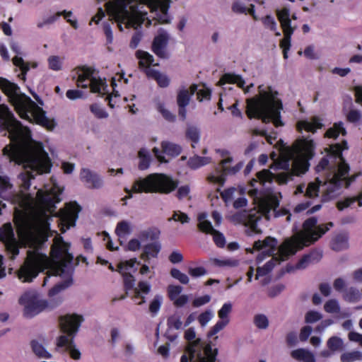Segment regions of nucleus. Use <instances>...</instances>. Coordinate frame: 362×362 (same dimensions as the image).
Masks as SVG:
<instances>
[{
  "instance_id": "1",
  "label": "nucleus",
  "mask_w": 362,
  "mask_h": 362,
  "mask_svg": "<svg viewBox=\"0 0 362 362\" xmlns=\"http://www.w3.org/2000/svg\"><path fill=\"white\" fill-rule=\"evenodd\" d=\"M315 148L313 141L308 138L297 140L292 147H281L279 155L274 160L275 168L284 171L273 173L268 170H263L257 173V179L250 182L252 188L249 189V194L254 198L256 206L247 211L236 213L232 216V221L248 226L251 232L255 233L260 231L258 223L263 216L269 220L272 216H286V221H290L291 215L288 211L277 209L281 194L266 185H271L274 179L279 184H286L292 180L293 176L304 174L309 169V160L315 155Z\"/></svg>"
},
{
  "instance_id": "2",
  "label": "nucleus",
  "mask_w": 362,
  "mask_h": 362,
  "mask_svg": "<svg viewBox=\"0 0 362 362\" xmlns=\"http://www.w3.org/2000/svg\"><path fill=\"white\" fill-rule=\"evenodd\" d=\"M348 148L346 141L342 144L331 145L326 157L323 158L316 166L317 173L326 171V180L317 177L305 188V185L297 187L295 194H304L309 198L320 195L323 202L329 201L340 194L341 187L345 185L348 187L360 174L349 176V166L342 157V151Z\"/></svg>"
},
{
  "instance_id": "3",
  "label": "nucleus",
  "mask_w": 362,
  "mask_h": 362,
  "mask_svg": "<svg viewBox=\"0 0 362 362\" xmlns=\"http://www.w3.org/2000/svg\"><path fill=\"white\" fill-rule=\"evenodd\" d=\"M171 0H115L105 3L106 11L121 31L126 28L138 29L142 24L151 25L145 9L147 6L154 20L161 23H169L168 9Z\"/></svg>"
},
{
  "instance_id": "4",
  "label": "nucleus",
  "mask_w": 362,
  "mask_h": 362,
  "mask_svg": "<svg viewBox=\"0 0 362 362\" xmlns=\"http://www.w3.org/2000/svg\"><path fill=\"white\" fill-rule=\"evenodd\" d=\"M317 220L315 217L307 219L303 223L302 231L296 233L291 238L286 239L279 247L276 257H273L262 267H258L256 279L265 276L270 272L276 264L286 260L298 250L315 242L331 227L332 223L317 226Z\"/></svg>"
},
{
  "instance_id": "5",
  "label": "nucleus",
  "mask_w": 362,
  "mask_h": 362,
  "mask_svg": "<svg viewBox=\"0 0 362 362\" xmlns=\"http://www.w3.org/2000/svg\"><path fill=\"white\" fill-rule=\"evenodd\" d=\"M0 89L8 97L20 117L30 122H35L48 129L54 127V122L45 115V112L31 98L23 93L15 83L0 78Z\"/></svg>"
},
{
  "instance_id": "6",
  "label": "nucleus",
  "mask_w": 362,
  "mask_h": 362,
  "mask_svg": "<svg viewBox=\"0 0 362 362\" xmlns=\"http://www.w3.org/2000/svg\"><path fill=\"white\" fill-rule=\"evenodd\" d=\"M259 95L247 100V115L250 118L257 117L263 122L272 121L275 127L284 125L281 119V101L278 93L272 87L261 85L258 87Z\"/></svg>"
},
{
  "instance_id": "7",
  "label": "nucleus",
  "mask_w": 362,
  "mask_h": 362,
  "mask_svg": "<svg viewBox=\"0 0 362 362\" xmlns=\"http://www.w3.org/2000/svg\"><path fill=\"white\" fill-rule=\"evenodd\" d=\"M185 339L189 343L180 362H216L217 349H213L211 344L199 338L196 339L194 328L190 327L185 330Z\"/></svg>"
},
{
  "instance_id": "8",
  "label": "nucleus",
  "mask_w": 362,
  "mask_h": 362,
  "mask_svg": "<svg viewBox=\"0 0 362 362\" xmlns=\"http://www.w3.org/2000/svg\"><path fill=\"white\" fill-rule=\"evenodd\" d=\"M83 318L81 315L76 314L66 315L59 319V324L62 331L67 335L59 336L56 341V351H68L70 356L74 360L81 358V352L76 347L74 341V336L77 333Z\"/></svg>"
},
{
  "instance_id": "9",
  "label": "nucleus",
  "mask_w": 362,
  "mask_h": 362,
  "mask_svg": "<svg viewBox=\"0 0 362 362\" xmlns=\"http://www.w3.org/2000/svg\"><path fill=\"white\" fill-rule=\"evenodd\" d=\"M177 182L169 175L163 173H152L145 178L135 180L132 185V190L126 188L125 191L129 194V196L124 199L132 198V192L134 193L159 192L168 194L177 187Z\"/></svg>"
},
{
  "instance_id": "10",
  "label": "nucleus",
  "mask_w": 362,
  "mask_h": 362,
  "mask_svg": "<svg viewBox=\"0 0 362 362\" xmlns=\"http://www.w3.org/2000/svg\"><path fill=\"white\" fill-rule=\"evenodd\" d=\"M77 86L87 88L90 87L93 93L104 94L107 84L105 79L98 76V71L90 66H83L78 71Z\"/></svg>"
},
{
  "instance_id": "11",
  "label": "nucleus",
  "mask_w": 362,
  "mask_h": 362,
  "mask_svg": "<svg viewBox=\"0 0 362 362\" xmlns=\"http://www.w3.org/2000/svg\"><path fill=\"white\" fill-rule=\"evenodd\" d=\"M223 158L216 166L215 170L208 176L207 180L211 183L216 184L222 187L226 181V175H235L238 173L243 167V163L239 162L231 168L228 165L233 161L232 157L229 156V153L226 150H218Z\"/></svg>"
},
{
  "instance_id": "12",
  "label": "nucleus",
  "mask_w": 362,
  "mask_h": 362,
  "mask_svg": "<svg viewBox=\"0 0 362 362\" xmlns=\"http://www.w3.org/2000/svg\"><path fill=\"white\" fill-rule=\"evenodd\" d=\"M23 308V315L26 318H32L42 312L48 307L47 300L35 291L25 292L18 299Z\"/></svg>"
},
{
  "instance_id": "13",
  "label": "nucleus",
  "mask_w": 362,
  "mask_h": 362,
  "mask_svg": "<svg viewBox=\"0 0 362 362\" xmlns=\"http://www.w3.org/2000/svg\"><path fill=\"white\" fill-rule=\"evenodd\" d=\"M276 16L281 23L284 37L280 42V47L283 49L284 59L288 58V52L291 48V36L295 30V27L291 26L290 11L287 8L276 10Z\"/></svg>"
},
{
  "instance_id": "14",
  "label": "nucleus",
  "mask_w": 362,
  "mask_h": 362,
  "mask_svg": "<svg viewBox=\"0 0 362 362\" xmlns=\"http://www.w3.org/2000/svg\"><path fill=\"white\" fill-rule=\"evenodd\" d=\"M207 214L204 212L198 215V228L203 233L212 235L215 244L219 247H223L226 245L224 235L214 228L211 223L207 220Z\"/></svg>"
},
{
  "instance_id": "15",
  "label": "nucleus",
  "mask_w": 362,
  "mask_h": 362,
  "mask_svg": "<svg viewBox=\"0 0 362 362\" xmlns=\"http://www.w3.org/2000/svg\"><path fill=\"white\" fill-rule=\"evenodd\" d=\"M136 264V259L134 258L122 262L118 265L117 271L123 276L124 287L127 290L132 289L135 285V279L132 274L137 270Z\"/></svg>"
},
{
  "instance_id": "16",
  "label": "nucleus",
  "mask_w": 362,
  "mask_h": 362,
  "mask_svg": "<svg viewBox=\"0 0 362 362\" xmlns=\"http://www.w3.org/2000/svg\"><path fill=\"white\" fill-rule=\"evenodd\" d=\"M277 244V240L272 237H267L264 240L256 241L254 243L255 249L262 250V252L257 257V262H262L265 256L272 255L276 250Z\"/></svg>"
},
{
  "instance_id": "17",
  "label": "nucleus",
  "mask_w": 362,
  "mask_h": 362,
  "mask_svg": "<svg viewBox=\"0 0 362 362\" xmlns=\"http://www.w3.org/2000/svg\"><path fill=\"white\" fill-rule=\"evenodd\" d=\"M232 311V304L230 302L225 303L218 311L219 320L211 328L208 333L209 337H212L221 331L230 322L229 314Z\"/></svg>"
},
{
  "instance_id": "18",
  "label": "nucleus",
  "mask_w": 362,
  "mask_h": 362,
  "mask_svg": "<svg viewBox=\"0 0 362 362\" xmlns=\"http://www.w3.org/2000/svg\"><path fill=\"white\" fill-rule=\"evenodd\" d=\"M263 0H237L233 6L232 10L237 13H250L255 20H257V16L255 13V4H259L263 5Z\"/></svg>"
},
{
  "instance_id": "19",
  "label": "nucleus",
  "mask_w": 362,
  "mask_h": 362,
  "mask_svg": "<svg viewBox=\"0 0 362 362\" xmlns=\"http://www.w3.org/2000/svg\"><path fill=\"white\" fill-rule=\"evenodd\" d=\"M10 47L11 50L16 54L12 59L13 64L18 67L21 73L18 75L19 78H21L23 81H25L26 74L30 70V64L27 62H25L23 59L22 58V51L21 46L18 42L12 41L10 44Z\"/></svg>"
},
{
  "instance_id": "20",
  "label": "nucleus",
  "mask_w": 362,
  "mask_h": 362,
  "mask_svg": "<svg viewBox=\"0 0 362 362\" xmlns=\"http://www.w3.org/2000/svg\"><path fill=\"white\" fill-rule=\"evenodd\" d=\"M80 179L88 188L99 189L103 186L102 177L96 173L88 168L81 169Z\"/></svg>"
},
{
  "instance_id": "21",
  "label": "nucleus",
  "mask_w": 362,
  "mask_h": 362,
  "mask_svg": "<svg viewBox=\"0 0 362 362\" xmlns=\"http://www.w3.org/2000/svg\"><path fill=\"white\" fill-rule=\"evenodd\" d=\"M168 40L169 36L168 33L163 29L159 30L152 45L153 51L157 56L160 57H165V48L167 47Z\"/></svg>"
},
{
  "instance_id": "22",
  "label": "nucleus",
  "mask_w": 362,
  "mask_h": 362,
  "mask_svg": "<svg viewBox=\"0 0 362 362\" xmlns=\"http://www.w3.org/2000/svg\"><path fill=\"white\" fill-rule=\"evenodd\" d=\"M218 85H224L226 83H235L241 88L245 93L250 92L251 88L254 86L253 83L245 87V81L240 75L235 74H225L219 80Z\"/></svg>"
},
{
  "instance_id": "23",
  "label": "nucleus",
  "mask_w": 362,
  "mask_h": 362,
  "mask_svg": "<svg viewBox=\"0 0 362 362\" xmlns=\"http://www.w3.org/2000/svg\"><path fill=\"white\" fill-rule=\"evenodd\" d=\"M322 127V124L317 117H313L310 119L299 121L297 124V129L299 132L305 130L308 132L314 133Z\"/></svg>"
},
{
  "instance_id": "24",
  "label": "nucleus",
  "mask_w": 362,
  "mask_h": 362,
  "mask_svg": "<svg viewBox=\"0 0 362 362\" xmlns=\"http://www.w3.org/2000/svg\"><path fill=\"white\" fill-rule=\"evenodd\" d=\"M151 291V285L146 281H140L138 286L134 290V300L138 305H141L146 302L144 295L148 294Z\"/></svg>"
},
{
  "instance_id": "25",
  "label": "nucleus",
  "mask_w": 362,
  "mask_h": 362,
  "mask_svg": "<svg viewBox=\"0 0 362 362\" xmlns=\"http://www.w3.org/2000/svg\"><path fill=\"white\" fill-rule=\"evenodd\" d=\"M132 231L133 225L127 220L118 222L115 228V233L119 240H121V239L126 240L127 238L132 234Z\"/></svg>"
},
{
  "instance_id": "26",
  "label": "nucleus",
  "mask_w": 362,
  "mask_h": 362,
  "mask_svg": "<svg viewBox=\"0 0 362 362\" xmlns=\"http://www.w3.org/2000/svg\"><path fill=\"white\" fill-rule=\"evenodd\" d=\"M197 90V86L195 84L190 86L189 90L186 88L180 89L177 98L178 106H187L189 103L191 95L194 94Z\"/></svg>"
},
{
  "instance_id": "27",
  "label": "nucleus",
  "mask_w": 362,
  "mask_h": 362,
  "mask_svg": "<svg viewBox=\"0 0 362 362\" xmlns=\"http://www.w3.org/2000/svg\"><path fill=\"white\" fill-rule=\"evenodd\" d=\"M322 257L321 251H313L305 255L296 264V269H302L306 268L309 264L317 262Z\"/></svg>"
},
{
  "instance_id": "28",
  "label": "nucleus",
  "mask_w": 362,
  "mask_h": 362,
  "mask_svg": "<svg viewBox=\"0 0 362 362\" xmlns=\"http://www.w3.org/2000/svg\"><path fill=\"white\" fill-rule=\"evenodd\" d=\"M30 346L33 352L37 358L43 359H50L52 358V354L37 340H32L30 341Z\"/></svg>"
},
{
  "instance_id": "29",
  "label": "nucleus",
  "mask_w": 362,
  "mask_h": 362,
  "mask_svg": "<svg viewBox=\"0 0 362 362\" xmlns=\"http://www.w3.org/2000/svg\"><path fill=\"white\" fill-rule=\"evenodd\" d=\"M146 74L148 77L155 79L160 87L165 88L168 86L170 83V79L167 75L162 74L156 69H147L146 70Z\"/></svg>"
},
{
  "instance_id": "30",
  "label": "nucleus",
  "mask_w": 362,
  "mask_h": 362,
  "mask_svg": "<svg viewBox=\"0 0 362 362\" xmlns=\"http://www.w3.org/2000/svg\"><path fill=\"white\" fill-rule=\"evenodd\" d=\"M293 358L303 362H315L314 354L305 349H298L291 353Z\"/></svg>"
},
{
  "instance_id": "31",
  "label": "nucleus",
  "mask_w": 362,
  "mask_h": 362,
  "mask_svg": "<svg viewBox=\"0 0 362 362\" xmlns=\"http://www.w3.org/2000/svg\"><path fill=\"white\" fill-rule=\"evenodd\" d=\"M160 233V232L158 228H148L141 230L138 237L141 243H145L150 240L154 241L158 239Z\"/></svg>"
},
{
  "instance_id": "32",
  "label": "nucleus",
  "mask_w": 362,
  "mask_h": 362,
  "mask_svg": "<svg viewBox=\"0 0 362 362\" xmlns=\"http://www.w3.org/2000/svg\"><path fill=\"white\" fill-rule=\"evenodd\" d=\"M331 247L335 251H341L348 248L349 238L345 233L339 234L331 242Z\"/></svg>"
},
{
  "instance_id": "33",
  "label": "nucleus",
  "mask_w": 362,
  "mask_h": 362,
  "mask_svg": "<svg viewBox=\"0 0 362 362\" xmlns=\"http://www.w3.org/2000/svg\"><path fill=\"white\" fill-rule=\"evenodd\" d=\"M356 202L360 207L362 206V191L357 197H346L341 201L337 202V208L339 210L342 211L346 208L351 207Z\"/></svg>"
},
{
  "instance_id": "34",
  "label": "nucleus",
  "mask_w": 362,
  "mask_h": 362,
  "mask_svg": "<svg viewBox=\"0 0 362 362\" xmlns=\"http://www.w3.org/2000/svg\"><path fill=\"white\" fill-rule=\"evenodd\" d=\"M136 56L139 59V66L145 68V71L147 69H151V65H158V64H153V57L152 55L146 52L139 50L136 52Z\"/></svg>"
},
{
  "instance_id": "35",
  "label": "nucleus",
  "mask_w": 362,
  "mask_h": 362,
  "mask_svg": "<svg viewBox=\"0 0 362 362\" xmlns=\"http://www.w3.org/2000/svg\"><path fill=\"white\" fill-rule=\"evenodd\" d=\"M211 160V158L210 157L194 156L188 160L187 165L191 169L196 170L210 163Z\"/></svg>"
},
{
  "instance_id": "36",
  "label": "nucleus",
  "mask_w": 362,
  "mask_h": 362,
  "mask_svg": "<svg viewBox=\"0 0 362 362\" xmlns=\"http://www.w3.org/2000/svg\"><path fill=\"white\" fill-rule=\"evenodd\" d=\"M139 158V168L144 170L148 168L151 163V155L147 148H142L138 153Z\"/></svg>"
},
{
  "instance_id": "37",
  "label": "nucleus",
  "mask_w": 362,
  "mask_h": 362,
  "mask_svg": "<svg viewBox=\"0 0 362 362\" xmlns=\"http://www.w3.org/2000/svg\"><path fill=\"white\" fill-rule=\"evenodd\" d=\"M161 249V245L158 241L147 244L144 247V255L147 258L156 257Z\"/></svg>"
},
{
  "instance_id": "38",
  "label": "nucleus",
  "mask_w": 362,
  "mask_h": 362,
  "mask_svg": "<svg viewBox=\"0 0 362 362\" xmlns=\"http://www.w3.org/2000/svg\"><path fill=\"white\" fill-rule=\"evenodd\" d=\"M163 152L172 157H175L178 156L182 151L181 147L175 144L169 142V141H163L161 144Z\"/></svg>"
},
{
  "instance_id": "39",
  "label": "nucleus",
  "mask_w": 362,
  "mask_h": 362,
  "mask_svg": "<svg viewBox=\"0 0 362 362\" xmlns=\"http://www.w3.org/2000/svg\"><path fill=\"white\" fill-rule=\"evenodd\" d=\"M327 346L332 352L342 351L344 348L343 340L338 337H332L327 341Z\"/></svg>"
},
{
  "instance_id": "40",
  "label": "nucleus",
  "mask_w": 362,
  "mask_h": 362,
  "mask_svg": "<svg viewBox=\"0 0 362 362\" xmlns=\"http://www.w3.org/2000/svg\"><path fill=\"white\" fill-rule=\"evenodd\" d=\"M340 134L342 135L346 134L344 124L341 122L335 123L332 127L329 128L326 132V136L329 138H337Z\"/></svg>"
},
{
  "instance_id": "41",
  "label": "nucleus",
  "mask_w": 362,
  "mask_h": 362,
  "mask_svg": "<svg viewBox=\"0 0 362 362\" xmlns=\"http://www.w3.org/2000/svg\"><path fill=\"white\" fill-rule=\"evenodd\" d=\"M167 325L169 329H180L184 327L182 317L178 313L170 316L167 320Z\"/></svg>"
},
{
  "instance_id": "42",
  "label": "nucleus",
  "mask_w": 362,
  "mask_h": 362,
  "mask_svg": "<svg viewBox=\"0 0 362 362\" xmlns=\"http://www.w3.org/2000/svg\"><path fill=\"white\" fill-rule=\"evenodd\" d=\"M341 362H354L362 360V352L359 351H353L345 352L341 355Z\"/></svg>"
},
{
  "instance_id": "43",
  "label": "nucleus",
  "mask_w": 362,
  "mask_h": 362,
  "mask_svg": "<svg viewBox=\"0 0 362 362\" xmlns=\"http://www.w3.org/2000/svg\"><path fill=\"white\" fill-rule=\"evenodd\" d=\"M186 136L193 143L192 146L194 148V144H198L200 139V132L198 128L194 126L188 127Z\"/></svg>"
},
{
  "instance_id": "44",
  "label": "nucleus",
  "mask_w": 362,
  "mask_h": 362,
  "mask_svg": "<svg viewBox=\"0 0 362 362\" xmlns=\"http://www.w3.org/2000/svg\"><path fill=\"white\" fill-rule=\"evenodd\" d=\"M214 264L220 267H233L238 264V261L230 258L214 259Z\"/></svg>"
},
{
  "instance_id": "45",
  "label": "nucleus",
  "mask_w": 362,
  "mask_h": 362,
  "mask_svg": "<svg viewBox=\"0 0 362 362\" xmlns=\"http://www.w3.org/2000/svg\"><path fill=\"white\" fill-rule=\"evenodd\" d=\"M49 68L53 71H59L62 68L63 59L59 56L52 55L47 59Z\"/></svg>"
},
{
  "instance_id": "46",
  "label": "nucleus",
  "mask_w": 362,
  "mask_h": 362,
  "mask_svg": "<svg viewBox=\"0 0 362 362\" xmlns=\"http://www.w3.org/2000/svg\"><path fill=\"white\" fill-rule=\"evenodd\" d=\"M61 16H63V11L57 12L55 14L44 18L41 21L37 23V26L39 28H42L47 25L52 24L57 21Z\"/></svg>"
},
{
  "instance_id": "47",
  "label": "nucleus",
  "mask_w": 362,
  "mask_h": 362,
  "mask_svg": "<svg viewBox=\"0 0 362 362\" xmlns=\"http://www.w3.org/2000/svg\"><path fill=\"white\" fill-rule=\"evenodd\" d=\"M255 326L260 329H266L269 326V320L265 315L258 314L254 317Z\"/></svg>"
},
{
  "instance_id": "48",
  "label": "nucleus",
  "mask_w": 362,
  "mask_h": 362,
  "mask_svg": "<svg viewBox=\"0 0 362 362\" xmlns=\"http://www.w3.org/2000/svg\"><path fill=\"white\" fill-rule=\"evenodd\" d=\"M91 112L99 119H104L108 117L106 110L98 104H93L90 107Z\"/></svg>"
},
{
  "instance_id": "49",
  "label": "nucleus",
  "mask_w": 362,
  "mask_h": 362,
  "mask_svg": "<svg viewBox=\"0 0 362 362\" xmlns=\"http://www.w3.org/2000/svg\"><path fill=\"white\" fill-rule=\"evenodd\" d=\"M214 317V312L211 310H207L198 316V321L202 327H205Z\"/></svg>"
},
{
  "instance_id": "50",
  "label": "nucleus",
  "mask_w": 362,
  "mask_h": 362,
  "mask_svg": "<svg viewBox=\"0 0 362 362\" xmlns=\"http://www.w3.org/2000/svg\"><path fill=\"white\" fill-rule=\"evenodd\" d=\"M261 20L265 28L269 29L272 31H276L277 23L272 16L267 15Z\"/></svg>"
},
{
  "instance_id": "51",
  "label": "nucleus",
  "mask_w": 362,
  "mask_h": 362,
  "mask_svg": "<svg viewBox=\"0 0 362 362\" xmlns=\"http://www.w3.org/2000/svg\"><path fill=\"white\" fill-rule=\"evenodd\" d=\"M163 302V297L160 295H156L149 305V310L153 314H156L159 311Z\"/></svg>"
},
{
  "instance_id": "52",
  "label": "nucleus",
  "mask_w": 362,
  "mask_h": 362,
  "mask_svg": "<svg viewBox=\"0 0 362 362\" xmlns=\"http://www.w3.org/2000/svg\"><path fill=\"white\" fill-rule=\"evenodd\" d=\"M171 276L178 280L181 284H187L189 282V277L187 274L181 272L177 269H173L170 272Z\"/></svg>"
},
{
  "instance_id": "53",
  "label": "nucleus",
  "mask_w": 362,
  "mask_h": 362,
  "mask_svg": "<svg viewBox=\"0 0 362 362\" xmlns=\"http://www.w3.org/2000/svg\"><path fill=\"white\" fill-rule=\"evenodd\" d=\"M360 296L361 294L359 291L354 288H350L348 289L344 295L345 299L350 302L357 301Z\"/></svg>"
},
{
  "instance_id": "54",
  "label": "nucleus",
  "mask_w": 362,
  "mask_h": 362,
  "mask_svg": "<svg viewBox=\"0 0 362 362\" xmlns=\"http://www.w3.org/2000/svg\"><path fill=\"white\" fill-rule=\"evenodd\" d=\"M325 310L329 313H338L339 311V305L336 300H330L325 304Z\"/></svg>"
},
{
  "instance_id": "55",
  "label": "nucleus",
  "mask_w": 362,
  "mask_h": 362,
  "mask_svg": "<svg viewBox=\"0 0 362 362\" xmlns=\"http://www.w3.org/2000/svg\"><path fill=\"white\" fill-rule=\"evenodd\" d=\"M168 295L170 299L173 301L176 298H177L181 292L182 291V288L180 286H169L168 288Z\"/></svg>"
},
{
  "instance_id": "56",
  "label": "nucleus",
  "mask_w": 362,
  "mask_h": 362,
  "mask_svg": "<svg viewBox=\"0 0 362 362\" xmlns=\"http://www.w3.org/2000/svg\"><path fill=\"white\" fill-rule=\"evenodd\" d=\"M322 318V315L317 311L310 310L305 315V322L307 323H314Z\"/></svg>"
},
{
  "instance_id": "57",
  "label": "nucleus",
  "mask_w": 362,
  "mask_h": 362,
  "mask_svg": "<svg viewBox=\"0 0 362 362\" xmlns=\"http://www.w3.org/2000/svg\"><path fill=\"white\" fill-rule=\"evenodd\" d=\"M157 108L158 110L162 114V115L165 119L170 122H173L175 120V115L172 114L168 110L165 109L163 104H158Z\"/></svg>"
},
{
  "instance_id": "58",
  "label": "nucleus",
  "mask_w": 362,
  "mask_h": 362,
  "mask_svg": "<svg viewBox=\"0 0 362 362\" xmlns=\"http://www.w3.org/2000/svg\"><path fill=\"white\" fill-rule=\"evenodd\" d=\"M361 117L359 110H352L347 115V120L351 123H358L361 121Z\"/></svg>"
},
{
  "instance_id": "59",
  "label": "nucleus",
  "mask_w": 362,
  "mask_h": 362,
  "mask_svg": "<svg viewBox=\"0 0 362 362\" xmlns=\"http://www.w3.org/2000/svg\"><path fill=\"white\" fill-rule=\"evenodd\" d=\"M211 300V296L209 295H204L203 296L197 297L192 301V305L194 308L201 307L205 304H207Z\"/></svg>"
},
{
  "instance_id": "60",
  "label": "nucleus",
  "mask_w": 362,
  "mask_h": 362,
  "mask_svg": "<svg viewBox=\"0 0 362 362\" xmlns=\"http://www.w3.org/2000/svg\"><path fill=\"white\" fill-rule=\"evenodd\" d=\"M197 99L199 101L203 100H209L211 98V90L206 88H202L197 90Z\"/></svg>"
},
{
  "instance_id": "61",
  "label": "nucleus",
  "mask_w": 362,
  "mask_h": 362,
  "mask_svg": "<svg viewBox=\"0 0 362 362\" xmlns=\"http://www.w3.org/2000/svg\"><path fill=\"white\" fill-rule=\"evenodd\" d=\"M170 219H173L175 221H180L182 223H188L189 221L188 216L180 211H175L173 217Z\"/></svg>"
},
{
  "instance_id": "62",
  "label": "nucleus",
  "mask_w": 362,
  "mask_h": 362,
  "mask_svg": "<svg viewBox=\"0 0 362 362\" xmlns=\"http://www.w3.org/2000/svg\"><path fill=\"white\" fill-rule=\"evenodd\" d=\"M104 33L106 36L107 42L111 44L113 42V33L109 23H105L103 25Z\"/></svg>"
},
{
  "instance_id": "63",
  "label": "nucleus",
  "mask_w": 362,
  "mask_h": 362,
  "mask_svg": "<svg viewBox=\"0 0 362 362\" xmlns=\"http://www.w3.org/2000/svg\"><path fill=\"white\" fill-rule=\"evenodd\" d=\"M141 243V241L139 240V238H132L129 241L127 245V248L130 251H136L140 248Z\"/></svg>"
},
{
  "instance_id": "64",
  "label": "nucleus",
  "mask_w": 362,
  "mask_h": 362,
  "mask_svg": "<svg viewBox=\"0 0 362 362\" xmlns=\"http://www.w3.org/2000/svg\"><path fill=\"white\" fill-rule=\"evenodd\" d=\"M142 37V33L140 31L136 32L130 41L129 46L132 49H135L138 47Z\"/></svg>"
}]
</instances>
